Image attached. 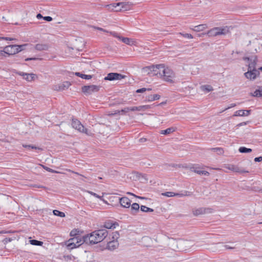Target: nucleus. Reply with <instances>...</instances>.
<instances>
[{"mask_svg":"<svg viewBox=\"0 0 262 262\" xmlns=\"http://www.w3.org/2000/svg\"><path fill=\"white\" fill-rule=\"evenodd\" d=\"M144 72L150 76H157L163 80L172 83L173 79L175 77L173 71L169 68L164 64H156L145 67L143 69Z\"/></svg>","mask_w":262,"mask_h":262,"instance_id":"nucleus-1","label":"nucleus"},{"mask_svg":"<svg viewBox=\"0 0 262 262\" xmlns=\"http://www.w3.org/2000/svg\"><path fill=\"white\" fill-rule=\"evenodd\" d=\"M108 234L106 229L96 230L90 234L83 236V241L87 244H95L102 241Z\"/></svg>","mask_w":262,"mask_h":262,"instance_id":"nucleus-2","label":"nucleus"},{"mask_svg":"<svg viewBox=\"0 0 262 262\" xmlns=\"http://www.w3.org/2000/svg\"><path fill=\"white\" fill-rule=\"evenodd\" d=\"M229 32V29L227 26L222 27H214L209 30L207 34L210 37H215L221 35H226Z\"/></svg>","mask_w":262,"mask_h":262,"instance_id":"nucleus-3","label":"nucleus"},{"mask_svg":"<svg viewBox=\"0 0 262 262\" xmlns=\"http://www.w3.org/2000/svg\"><path fill=\"white\" fill-rule=\"evenodd\" d=\"M72 125L73 128L80 133H84L88 136H92L93 135L91 130L85 128L81 122L77 119H72Z\"/></svg>","mask_w":262,"mask_h":262,"instance_id":"nucleus-4","label":"nucleus"},{"mask_svg":"<svg viewBox=\"0 0 262 262\" xmlns=\"http://www.w3.org/2000/svg\"><path fill=\"white\" fill-rule=\"evenodd\" d=\"M26 46V45H10L6 46L4 48L5 52L6 54L8 55H14L18 52H20L21 50H24V47Z\"/></svg>","mask_w":262,"mask_h":262,"instance_id":"nucleus-5","label":"nucleus"},{"mask_svg":"<svg viewBox=\"0 0 262 262\" xmlns=\"http://www.w3.org/2000/svg\"><path fill=\"white\" fill-rule=\"evenodd\" d=\"M85 243L83 241V237L80 236H76L68 241L67 247L69 249H74L79 247L81 244Z\"/></svg>","mask_w":262,"mask_h":262,"instance_id":"nucleus-6","label":"nucleus"},{"mask_svg":"<svg viewBox=\"0 0 262 262\" xmlns=\"http://www.w3.org/2000/svg\"><path fill=\"white\" fill-rule=\"evenodd\" d=\"M119 235V233L117 232L113 233V236L112 237L113 239L108 242L107 245V248L108 250L113 251L118 247L119 243L117 239L118 238Z\"/></svg>","mask_w":262,"mask_h":262,"instance_id":"nucleus-7","label":"nucleus"},{"mask_svg":"<svg viewBox=\"0 0 262 262\" xmlns=\"http://www.w3.org/2000/svg\"><path fill=\"white\" fill-rule=\"evenodd\" d=\"M162 195L167 197L179 196L183 197L185 196H190L192 195V192L189 191H184L181 193H174L171 191H167L162 193Z\"/></svg>","mask_w":262,"mask_h":262,"instance_id":"nucleus-8","label":"nucleus"},{"mask_svg":"<svg viewBox=\"0 0 262 262\" xmlns=\"http://www.w3.org/2000/svg\"><path fill=\"white\" fill-rule=\"evenodd\" d=\"M100 87L96 85H84L82 87V92L85 95H90L92 93L99 91Z\"/></svg>","mask_w":262,"mask_h":262,"instance_id":"nucleus-9","label":"nucleus"},{"mask_svg":"<svg viewBox=\"0 0 262 262\" xmlns=\"http://www.w3.org/2000/svg\"><path fill=\"white\" fill-rule=\"evenodd\" d=\"M125 77V75L117 73H108L106 77H104L105 80L113 81L116 80H121Z\"/></svg>","mask_w":262,"mask_h":262,"instance_id":"nucleus-10","label":"nucleus"},{"mask_svg":"<svg viewBox=\"0 0 262 262\" xmlns=\"http://www.w3.org/2000/svg\"><path fill=\"white\" fill-rule=\"evenodd\" d=\"M259 74V72L258 70H248L244 74L245 77L250 80H254Z\"/></svg>","mask_w":262,"mask_h":262,"instance_id":"nucleus-11","label":"nucleus"},{"mask_svg":"<svg viewBox=\"0 0 262 262\" xmlns=\"http://www.w3.org/2000/svg\"><path fill=\"white\" fill-rule=\"evenodd\" d=\"M132 3L130 2H120L119 3V8L116 9V11H127L130 10L133 6Z\"/></svg>","mask_w":262,"mask_h":262,"instance_id":"nucleus-12","label":"nucleus"},{"mask_svg":"<svg viewBox=\"0 0 262 262\" xmlns=\"http://www.w3.org/2000/svg\"><path fill=\"white\" fill-rule=\"evenodd\" d=\"M16 74L21 76L25 80L29 82L34 80L36 77V75L32 73L28 74L22 72H17Z\"/></svg>","mask_w":262,"mask_h":262,"instance_id":"nucleus-13","label":"nucleus"},{"mask_svg":"<svg viewBox=\"0 0 262 262\" xmlns=\"http://www.w3.org/2000/svg\"><path fill=\"white\" fill-rule=\"evenodd\" d=\"M244 60L250 61V62L248 63V70H256L255 69V66L257 62V57L254 56L251 58L249 57H244Z\"/></svg>","mask_w":262,"mask_h":262,"instance_id":"nucleus-14","label":"nucleus"},{"mask_svg":"<svg viewBox=\"0 0 262 262\" xmlns=\"http://www.w3.org/2000/svg\"><path fill=\"white\" fill-rule=\"evenodd\" d=\"M71 85V83L69 81H64L62 83L56 85L54 87V90L63 91L68 89Z\"/></svg>","mask_w":262,"mask_h":262,"instance_id":"nucleus-15","label":"nucleus"},{"mask_svg":"<svg viewBox=\"0 0 262 262\" xmlns=\"http://www.w3.org/2000/svg\"><path fill=\"white\" fill-rule=\"evenodd\" d=\"M119 203L122 207L128 208L130 206L131 201L127 197H122L119 199Z\"/></svg>","mask_w":262,"mask_h":262,"instance_id":"nucleus-16","label":"nucleus"},{"mask_svg":"<svg viewBox=\"0 0 262 262\" xmlns=\"http://www.w3.org/2000/svg\"><path fill=\"white\" fill-rule=\"evenodd\" d=\"M225 168L230 170L231 171L239 172V173H243V172H248V171L243 170L239 169L238 167L236 165L233 164H228L225 166Z\"/></svg>","mask_w":262,"mask_h":262,"instance_id":"nucleus-17","label":"nucleus"},{"mask_svg":"<svg viewBox=\"0 0 262 262\" xmlns=\"http://www.w3.org/2000/svg\"><path fill=\"white\" fill-rule=\"evenodd\" d=\"M251 110H238L236 111L234 114V116H248L250 114Z\"/></svg>","mask_w":262,"mask_h":262,"instance_id":"nucleus-18","label":"nucleus"},{"mask_svg":"<svg viewBox=\"0 0 262 262\" xmlns=\"http://www.w3.org/2000/svg\"><path fill=\"white\" fill-rule=\"evenodd\" d=\"M119 40H121L123 42L125 43V44L129 46H132L134 45L135 43V41L133 39H130L127 37H124L121 36V38H119Z\"/></svg>","mask_w":262,"mask_h":262,"instance_id":"nucleus-19","label":"nucleus"},{"mask_svg":"<svg viewBox=\"0 0 262 262\" xmlns=\"http://www.w3.org/2000/svg\"><path fill=\"white\" fill-rule=\"evenodd\" d=\"M160 98V96L158 94L150 95L146 97V100L147 101H153L159 99Z\"/></svg>","mask_w":262,"mask_h":262,"instance_id":"nucleus-20","label":"nucleus"},{"mask_svg":"<svg viewBox=\"0 0 262 262\" xmlns=\"http://www.w3.org/2000/svg\"><path fill=\"white\" fill-rule=\"evenodd\" d=\"M207 27V26L206 24H201V25H199L194 26V28L192 29V30L195 32H200V31H203Z\"/></svg>","mask_w":262,"mask_h":262,"instance_id":"nucleus-21","label":"nucleus"},{"mask_svg":"<svg viewBox=\"0 0 262 262\" xmlns=\"http://www.w3.org/2000/svg\"><path fill=\"white\" fill-rule=\"evenodd\" d=\"M131 208V213L135 214L137 212H138L139 210L140 206L138 203H133L132 205H130Z\"/></svg>","mask_w":262,"mask_h":262,"instance_id":"nucleus-22","label":"nucleus"},{"mask_svg":"<svg viewBox=\"0 0 262 262\" xmlns=\"http://www.w3.org/2000/svg\"><path fill=\"white\" fill-rule=\"evenodd\" d=\"M35 49L38 51L47 50L48 46L46 44H37L35 46Z\"/></svg>","mask_w":262,"mask_h":262,"instance_id":"nucleus-23","label":"nucleus"},{"mask_svg":"<svg viewBox=\"0 0 262 262\" xmlns=\"http://www.w3.org/2000/svg\"><path fill=\"white\" fill-rule=\"evenodd\" d=\"M175 130H176L175 128L171 127L168 128L165 130H161L160 134H163V135H168V134H170L174 132L175 131Z\"/></svg>","mask_w":262,"mask_h":262,"instance_id":"nucleus-24","label":"nucleus"},{"mask_svg":"<svg viewBox=\"0 0 262 262\" xmlns=\"http://www.w3.org/2000/svg\"><path fill=\"white\" fill-rule=\"evenodd\" d=\"M206 209L203 208H200L199 209H195L193 211V214L195 215H199L203 214L206 212Z\"/></svg>","mask_w":262,"mask_h":262,"instance_id":"nucleus-25","label":"nucleus"},{"mask_svg":"<svg viewBox=\"0 0 262 262\" xmlns=\"http://www.w3.org/2000/svg\"><path fill=\"white\" fill-rule=\"evenodd\" d=\"M106 8H108V9L111 10H115L117 9H118V7L119 8V3H113L111 4L110 5H107L105 6Z\"/></svg>","mask_w":262,"mask_h":262,"instance_id":"nucleus-26","label":"nucleus"},{"mask_svg":"<svg viewBox=\"0 0 262 262\" xmlns=\"http://www.w3.org/2000/svg\"><path fill=\"white\" fill-rule=\"evenodd\" d=\"M254 97H261L262 96V86L259 87L258 90H256L252 94Z\"/></svg>","mask_w":262,"mask_h":262,"instance_id":"nucleus-27","label":"nucleus"},{"mask_svg":"<svg viewBox=\"0 0 262 262\" xmlns=\"http://www.w3.org/2000/svg\"><path fill=\"white\" fill-rule=\"evenodd\" d=\"M75 75L84 79H90L92 78V76L90 75L83 74L79 72H76Z\"/></svg>","mask_w":262,"mask_h":262,"instance_id":"nucleus-28","label":"nucleus"},{"mask_svg":"<svg viewBox=\"0 0 262 262\" xmlns=\"http://www.w3.org/2000/svg\"><path fill=\"white\" fill-rule=\"evenodd\" d=\"M201 88L202 91L207 92H211L213 90L212 86L210 85H204L201 86Z\"/></svg>","mask_w":262,"mask_h":262,"instance_id":"nucleus-29","label":"nucleus"},{"mask_svg":"<svg viewBox=\"0 0 262 262\" xmlns=\"http://www.w3.org/2000/svg\"><path fill=\"white\" fill-rule=\"evenodd\" d=\"M104 227L106 229H112L115 228V224L112 223L111 222H105L104 225Z\"/></svg>","mask_w":262,"mask_h":262,"instance_id":"nucleus-30","label":"nucleus"},{"mask_svg":"<svg viewBox=\"0 0 262 262\" xmlns=\"http://www.w3.org/2000/svg\"><path fill=\"white\" fill-rule=\"evenodd\" d=\"M238 151L241 153H247V152H250L252 151V149L251 148H248L245 147H239Z\"/></svg>","mask_w":262,"mask_h":262,"instance_id":"nucleus-31","label":"nucleus"},{"mask_svg":"<svg viewBox=\"0 0 262 262\" xmlns=\"http://www.w3.org/2000/svg\"><path fill=\"white\" fill-rule=\"evenodd\" d=\"M140 209L141 210L144 212H152L154 211L152 209L147 207L144 205H141L140 207Z\"/></svg>","mask_w":262,"mask_h":262,"instance_id":"nucleus-32","label":"nucleus"},{"mask_svg":"<svg viewBox=\"0 0 262 262\" xmlns=\"http://www.w3.org/2000/svg\"><path fill=\"white\" fill-rule=\"evenodd\" d=\"M30 243L32 245L35 246H41L43 243L41 241H39L35 239H31L30 241Z\"/></svg>","mask_w":262,"mask_h":262,"instance_id":"nucleus-33","label":"nucleus"},{"mask_svg":"<svg viewBox=\"0 0 262 262\" xmlns=\"http://www.w3.org/2000/svg\"><path fill=\"white\" fill-rule=\"evenodd\" d=\"M211 150L214 152H216L218 155H222L224 152L223 148L221 147L212 148Z\"/></svg>","mask_w":262,"mask_h":262,"instance_id":"nucleus-34","label":"nucleus"},{"mask_svg":"<svg viewBox=\"0 0 262 262\" xmlns=\"http://www.w3.org/2000/svg\"><path fill=\"white\" fill-rule=\"evenodd\" d=\"M53 213L55 215L61 217L65 216V214L64 212L59 211L57 210H54L53 211Z\"/></svg>","mask_w":262,"mask_h":262,"instance_id":"nucleus-35","label":"nucleus"},{"mask_svg":"<svg viewBox=\"0 0 262 262\" xmlns=\"http://www.w3.org/2000/svg\"><path fill=\"white\" fill-rule=\"evenodd\" d=\"M23 146L25 148H28L29 149L31 148V149H34L42 150V148H39L38 147H36L34 145H32L24 144Z\"/></svg>","mask_w":262,"mask_h":262,"instance_id":"nucleus-36","label":"nucleus"},{"mask_svg":"<svg viewBox=\"0 0 262 262\" xmlns=\"http://www.w3.org/2000/svg\"><path fill=\"white\" fill-rule=\"evenodd\" d=\"M43 167L45 169H46L47 171H48L49 172H51L55 173H60V172L56 171L55 170H53L49 167H46L45 166H43Z\"/></svg>","mask_w":262,"mask_h":262,"instance_id":"nucleus-37","label":"nucleus"},{"mask_svg":"<svg viewBox=\"0 0 262 262\" xmlns=\"http://www.w3.org/2000/svg\"><path fill=\"white\" fill-rule=\"evenodd\" d=\"M180 34L181 35L183 36L185 38H189V39L193 38L192 35L190 34L180 33Z\"/></svg>","mask_w":262,"mask_h":262,"instance_id":"nucleus-38","label":"nucleus"},{"mask_svg":"<svg viewBox=\"0 0 262 262\" xmlns=\"http://www.w3.org/2000/svg\"><path fill=\"white\" fill-rule=\"evenodd\" d=\"M151 90V89H146V88H141V89H138L137 91H136V92L138 93H143V92H145L146 91H150Z\"/></svg>","mask_w":262,"mask_h":262,"instance_id":"nucleus-39","label":"nucleus"},{"mask_svg":"<svg viewBox=\"0 0 262 262\" xmlns=\"http://www.w3.org/2000/svg\"><path fill=\"white\" fill-rule=\"evenodd\" d=\"M108 33H109L111 35H112L114 37L117 38L118 39H119V38L121 37V36L119 35L118 34L115 32H108Z\"/></svg>","mask_w":262,"mask_h":262,"instance_id":"nucleus-40","label":"nucleus"},{"mask_svg":"<svg viewBox=\"0 0 262 262\" xmlns=\"http://www.w3.org/2000/svg\"><path fill=\"white\" fill-rule=\"evenodd\" d=\"M129 110H130V111H140L141 107H140V106H133L130 107Z\"/></svg>","mask_w":262,"mask_h":262,"instance_id":"nucleus-41","label":"nucleus"},{"mask_svg":"<svg viewBox=\"0 0 262 262\" xmlns=\"http://www.w3.org/2000/svg\"><path fill=\"white\" fill-rule=\"evenodd\" d=\"M1 39H4V40H16V39L14 38L6 37H0V40H1Z\"/></svg>","mask_w":262,"mask_h":262,"instance_id":"nucleus-42","label":"nucleus"},{"mask_svg":"<svg viewBox=\"0 0 262 262\" xmlns=\"http://www.w3.org/2000/svg\"><path fill=\"white\" fill-rule=\"evenodd\" d=\"M140 106V107H141V111H142L143 110H146V109H148V108H150V106L149 105H141V106Z\"/></svg>","mask_w":262,"mask_h":262,"instance_id":"nucleus-43","label":"nucleus"},{"mask_svg":"<svg viewBox=\"0 0 262 262\" xmlns=\"http://www.w3.org/2000/svg\"><path fill=\"white\" fill-rule=\"evenodd\" d=\"M41 59L39 58H36V57H33V58H27L25 59L26 61H29V60H40Z\"/></svg>","mask_w":262,"mask_h":262,"instance_id":"nucleus-44","label":"nucleus"},{"mask_svg":"<svg viewBox=\"0 0 262 262\" xmlns=\"http://www.w3.org/2000/svg\"><path fill=\"white\" fill-rule=\"evenodd\" d=\"M43 19L45 20H46L47 21H51L52 20L53 18L51 17V16H44L43 17Z\"/></svg>","mask_w":262,"mask_h":262,"instance_id":"nucleus-45","label":"nucleus"},{"mask_svg":"<svg viewBox=\"0 0 262 262\" xmlns=\"http://www.w3.org/2000/svg\"><path fill=\"white\" fill-rule=\"evenodd\" d=\"M89 193H90L91 195L94 196L96 198H97L99 199H101V196H99L98 194H97V193H96L95 192H93L92 191H89Z\"/></svg>","mask_w":262,"mask_h":262,"instance_id":"nucleus-46","label":"nucleus"},{"mask_svg":"<svg viewBox=\"0 0 262 262\" xmlns=\"http://www.w3.org/2000/svg\"><path fill=\"white\" fill-rule=\"evenodd\" d=\"M262 161V157H258L254 158L255 162H261Z\"/></svg>","mask_w":262,"mask_h":262,"instance_id":"nucleus-47","label":"nucleus"},{"mask_svg":"<svg viewBox=\"0 0 262 262\" xmlns=\"http://www.w3.org/2000/svg\"><path fill=\"white\" fill-rule=\"evenodd\" d=\"M201 174L204 176H209V173L207 171L202 170L200 172Z\"/></svg>","mask_w":262,"mask_h":262,"instance_id":"nucleus-48","label":"nucleus"},{"mask_svg":"<svg viewBox=\"0 0 262 262\" xmlns=\"http://www.w3.org/2000/svg\"><path fill=\"white\" fill-rule=\"evenodd\" d=\"M67 171H68L71 172H72V173H75V174H77V175H79V176H82V177H84V176H82V175H81V174H79V173H78V172H75V171H72V170H70V169H67Z\"/></svg>","mask_w":262,"mask_h":262,"instance_id":"nucleus-49","label":"nucleus"},{"mask_svg":"<svg viewBox=\"0 0 262 262\" xmlns=\"http://www.w3.org/2000/svg\"><path fill=\"white\" fill-rule=\"evenodd\" d=\"M235 106V104L234 103H232L231 104L230 106H229L228 107H226V108H225L222 112L224 111H226V110H227L228 109H229L230 108H231V107H234Z\"/></svg>","mask_w":262,"mask_h":262,"instance_id":"nucleus-50","label":"nucleus"},{"mask_svg":"<svg viewBox=\"0 0 262 262\" xmlns=\"http://www.w3.org/2000/svg\"><path fill=\"white\" fill-rule=\"evenodd\" d=\"M193 168L194 169V170H194V171L195 172H196V173H198V174H201L200 172H201V171H202V170H198V169H197V168H195L194 167H193Z\"/></svg>","mask_w":262,"mask_h":262,"instance_id":"nucleus-51","label":"nucleus"},{"mask_svg":"<svg viewBox=\"0 0 262 262\" xmlns=\"http://www.w3.org/2000/svg\"><path fill=\"white\" fill-rule=\"evenodd\" d=\"M127 193L128 194H130V195H134V196H135V197H137V198H139V199H144V198H143V197H141V196H138L136 195L135 194H133V193H131V192H128Z\"/></svg>","mask_w":262,"mask_h":262,"instance_id":"nucleus-52","label":"nucleus"},{"mask_svg":"<svg viewBox=\"0 0 262 262\" xmlns=\"http://www.w3.org/2000/svg\"><path fill=\"white\" fill-rule=\"evenodd\" d=\"M97 29L98 30H100V31H103V32H106V33H108V31H107V30H104V29H103V28H99V27H98Z\"/></svg>","mask_w":262,"mask_h":262,"instance_id":"nucleus-53","label":"nucleus"},{"mask_svg":"<svg viewBox=\"0 0 262 262\" xmlns=\"http://www.w3.org/2000/svg\"><path fill=\"white\" fill-rule=\"evenodd\" d=\"M130 108V107H126L124 110H122V112H128V111H130V110H128Z\"/></svg>","mask_w":262,"mask_h":262,"instance_id":"nucleus-54","label":"nucleus"},{"mask_svg":"<svg viewBox=\"0 0 262 262\" xmlns=\"http://www.w3.org/2000/svg\"><path fill=\"white\" fill-rule=\"evenodd\" d=\"M76 231H74V230H72L71 233H70V235L71 236H74V235H76Z\"/></svg>","mask_w":262,"mask_h":262,"instance_id":"nucleus-55","label":"nucleus"},{"mask_svg":"<svg viewBox=\"0 0 262 262\" xmlns=\"http://www.w3.org/2000/svg\"><path fill=\"white\" fill-rule=\"evenodd\" d=\"M36 17L38 19H40V18H43V17L42 16V15L41 14L38 13V14H37Z\"/></svg>","mask_w":262,"mask_h":262,"instance_id":"nucleus-56","label":"nucleus"},{"mask_svg":"<svg viewBox=\"0 0 262 262\" xmlns=\"http://www.w3.org/2000/svg\"><path fill=\"white\" fill-rule=\"evenodd\" d=\"M6 54L5 50L0 51V56H4Z\"/></svg>","mask_w":262,"mask_h":262,"instance_id":"nucleus-57","label":"nucleus"},{"mask_svg":"<svg viewBox=\"0 0 262 262\" xmlns=\"http://www.w3.org/2000/svg\"><path fill=\"white\" fill-rule=\"evenodd\" d=\"M246 122H243V123H241L239 124H238V126H242V125H246Z\"/></svg>","mask_w":262,"mask_h":262,"instance_id":"nucleus-58","label":"nucleus"},{"mask_svg":"<svg viewBox=\"0 0 262 262\" xmlns=\"http://www.w3.org/2000/svg\"><path fill=\"white\" fill-rule=\"evenodd\" d=\"M146 140V139L145 138H141L140 139V142H144Z\"/></svg>","mask_w":262,"mask_h":262,"instance_id":"nucleus-59","label":"nucleus"},{"mask_svg":"<svg viewBox=\"0 0 262 262\" xmlns=\"http://www.w3.org/2000/svg\"><path fill=\"white\" fill-rule=\"evenodd\" d=\"M259 70H261L262 71V67L259 68Z\"/></svg>","mask_w":262,"mask_h":262,"instance_id":"nucleus-60","label":"nucleus"},{"mask_svg":"<svg viewBox=\"0 0 262 262\" xmlns=\"http://www.w3.org/2000/svg\"><path fill=\"white\" fill-rule=\"evenodd\" d=\"M202 36V35L199 34V36Z\"/></svg>","mask_w":262,"mask_h":262,"instance_id":"nucleus-61","label":"nucleus"},{"mask_svg":"<svg viewBox=\"0 0 262 262\" xmlns=\"http://www.w3.org/2000/svg\"><path fill=\"white\" fill-rule=\"evenodd\" d=\"M261 223H262V222Z\"/></svg>","mask_w":262,"mask_h":262,"instance_id":"nucleus-62","label":"nucleus"}]
</instances>
